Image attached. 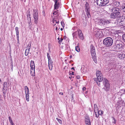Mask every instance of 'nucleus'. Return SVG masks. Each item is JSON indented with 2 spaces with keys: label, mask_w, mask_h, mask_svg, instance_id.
<instances>
[{
  "label": "nucleus",
  "mask_w": 125,
  "mask_h": 125,
  "mask_svg": "<svg viewBox=\"0 0 125 125\" xmlns=\"http://www.w3.org/2000/svg\"><path fill=\"white\" fill-rule=\"evenodd\" d=\"M74 72H72V74H71L72 75H74Z\"/></svg>",
  "instance_id": "obj_54"
},
{
  "label": "nucleus",
  "mask_w": 125,
  "mask_h": 125,
  "mask_svg": "<svg viewBox=\"0 0 125 125\" xmlns=\"http://www.w3.org/2000/svg\"><path fill=\"white\" fill-rule=\"evenodd\" d=\"M81 70L84 73H85L86 72L87 69L85 67H82Z\"/></svg>",
  "instance_id": "obj_29"
},
{
  "label": "nucleus",
  "mask_w": 125,
  "mask_h": 125,
  "mask_svg": "<svg viewBox=\"0 0 125 125\" xmlns=\"http://www.w3.org/2000/svg\"><path fill=\"white\" fill-rule=\"evenodd\" d=\"M59 0H55L54 1L55 4L54 5V10L57 9L59 8L60 7V4L59 2Z\"/></svg>",
  "instance_id": "obj_14"
},
{
  "label": "nucleus",
  "mask_w": 125,
  "mask_h": 125,
  "mask_svg": "<svg viewBox=\"0 0 125 125\" xmlns=\"http://www.w3.org/2000/svg\"><path fill=\"white\" fill-rule=\"evenodd\" d=\"M123 47V45L121 44H117L115 47V49L116 50H118L122 48Z\"/></svg>",
  "instance_id": "obj_17"
},
{
  "label": "nucleus",
  "mask_w": 125,
  "mask_h": 125,
  "mask_svg": "<svg viewBox=\"0 0 125 125\" xmlns=\"http://www.w3.org/2000/svg\"><path fill=\"white\" fill-rule=\"evenodd\" d=\"M94 112L98 111V109L96 104H94Z\"/></svg>",
  "instance_id": "obj_21"
},
{
  "label": "nucleus",
  "mask_w": 125,
  "mask_h": 125,
  "mask_svg": "<svg viewBox=\"0 0 125 125\" xmlns=\"http://www.w3.org/2000/svg\"><path fill=\"white\" fill-rule=\"evenodd\" d=\"M35 67L31 68L30 72L31 74L32 73H34L35 72Z\"/></svg>",
  "instance_id": "obj_27"
},
{
  "label": "nucleus",
  "mask_w": 125,
  "mask_h": 125,
  "mask_svg": "<svg viewBox=\"0 0 125 125\" xmlns=\"http://www.w3.org/2000/svg\"><path fill=\"white\" fill-rule=\"evenodd\" d=\"M73 96L72 97V98H73Z\"/></svg>",
  "instance_id": "obj_64"
},
{
  "label": "nucleus",
  "mask_w": 125,
  "mask_h": 125,
  "mask_svg": "<svg viewBox=\"0 0 125 125\" xmlns=\"http://www.w3.org/2000/svg\"><path fill=\"white\" fill-rule=\"evenodd\" d=\"M34 74L33 73L32 75V76H34Z\"/></svg>",
  "instance_id": "obj_59"
},
{
  "label": "nucleus",
  "mask_w": 125,
  "mask_h": 125,
  "mask_svg": "<svg viewBox=\"0 0 125 125\" xmlns=\"http://www.w3.org/2000/svg\"><path fill=\"white\" fill-rule=\"evenodd\" d=\"M78 36L80 39L82 40H83L84 37L82 31L80 29L78 30Z\"/></svg>",
  "instance_id": "obj_15"
},
{
  "label": "nucleus",
  "mask_w": 125,
  "mask_h": 125,
  "mask_svg": "<svg viewBox=\"0 0 125 125\" xmlns=\"http://www.w3.org/2000/svg\"><path fill=\"white\" fill-rule=\"evenodd\" d=\"M63 30V29L62 28H61V29H60V30L61 31H62Z\"/></svg>",
  "instance_id": "obj_57"
},
{
  "label": "nucleus",
  "mask_w": 125,
  "mask_h": 125,
  "mask_svg": "<svg viewBox=\"0 0 125 125\" xmlns=\"http://www.w3.org/2000/svg\"><path fill=\"white\" fill-rule=\"evenodd\" d=\"M76 78L78 79H79L80 78V77L78 75L76 76Z\"/></svg>",
  "instance_id": "obj_47"
},
{
  "label": "nucleus",
  "mask_w": 125,
  "mask_h": 125,
  "mask_svg": "<svg viewBox=\"0 0 125 125\" xmlns=\"http://www.w3.org/2000/svg\"><path fill=\"white\" fill-rule=\"evenodd\" d=\"M75 85L76 86H77V84H76V83H75Z\"/></svg>",
  "instance_id": "obj_61"
},
{
  "label": "nucleus",
  "mask_w": 125,
  "mask_h": 125,
  "mask_svg": "<svg viewBox=\"0 0 125 125\" xmlns=\"http://www.w3.org/2000/svg\"><path fill=\"white\" fill-rule=\"evenodd\" d=\"M47 54L48 58V61H50V60H52L50 56L49 53H47Z\"/></svg>",
  "instance_id": "obj_33"
},
{
  "label": "nucleus",
  "mask_w": 125,
  "mask_h": 125,
  "mask_svg": "<svg viewBox=\"0 0 125 125\" xmlns=\"http://www.w3.org/2000/svg\"><path fill=\"white\" fill-rule=\"evenodd\" d=\"M113 42V40L111 38L109 37L105 38L103 41L104 44L106 47H109L111 46Z\"/></svg>",
  "instance_id": "obj_2"
},
{
  "label": "nucleus",
  "mask_w": 125,
  "mask_h": 125,
  "mask_svg": "<svg viewBox=\"0 0 125 125\" xmlns=\"http://www.w3.org/2000/svg\"><path fill=\"white\" fill-rule=\"evenodd\" d=\"M72 78V77H69V78H70V79H71Z\"/></svg>",
  "instance_id": "obj_62"
},
{
  "label": "nucleus",
  "mask_w": 125,
  "mask_h": 125,
  "mask_svg": "<svg viewBox=\"0 0 125 125\" xmlns=\"http://www.w3.org/2000/svg\"><path fill=\"white\" fill-rule=\"evenodd\" d=\"M59 21H56V23H57V24H58L59 23Z\"/></svg>",
  "instance_id": "obj_49"
},
{
  "label": "nucleus",
  "mask_w": 125,
  "mask_h": 125,
  "mask_svg": "<svg viewBox=\"0 0 125 125\" xmlns=\"http://www.w3.org/2000/svg\"><path fill=\"white\" fill-rule=\"evenodd\" d=\"M97 83L98 85H100V83H98V82H97Z\"/></svg>",
  "instance_id": "obj_53"
},
{
  "label": "nucleus",
  "mask_w": 125,
  "mask_h": 125,
  "mask_svg": "<svg viewBox=\"0 0 125 125\" xmlns=\"http://www.w3.org/2000/svg\"><path fill=\"white\" fill-rule=\"evenodd\" d=\"M122 38L123 40L124 41H125V34H124L123 35Z\"/></svg>",
  "instance_id": "obj_40"
},
{
  "label": "nucleus",
  "mask_w": 125,
  "mask_h": 125,
  "mask_svg": "<svg viewBox=\"0 0 125 125\" xmlns=\"http://www.w3.org/2000/svg\"><path fill=\"white\" fill-rule=\"evenodd\" d=\"M61 23L63 27L64 26V24L63 22H61Z\"/></svg>",
  "instance_id": "obj_41"
},
{
  "label": "nucleus",
  "mask_w": 125,
  "mask_h": 125,
  "mask_svg": "<svg viewBox=\"0 0 125 125\" xmlns=\"http://www.w3.org/2000/svg\"><path fill=\"white\" fill-rule=\"evenodd\" d=\"M56 119L59 123L61 124L62 123V121L61 119L58 118H56Z\"/></svg>",
  "instance_id": "obj_36"
},
{
  "label": "nucleus",
  "mask_w": 125,
  "mask_h": 125,
  "mask_svg": "<svg viewBox=\"0 0 125 125\" xmlns=\"http://www.w3.org/2000/svg\"><path fill=\"white\" fill-rule=\"evenodd\" d=\"M11 125H14V123H13L12 121L10 122Z\"/></svg>",
  "instance_id": "obj_42"
},
{
  "label": "nucleus",
  "mask_w": 125,
  "mask_h": 125,
  "mask_svg": "<svg viewBox=\"0 0 125 125\" xmlns=\"http://www.w3.org/2000/svg\"><path fill=\"white\" fill-rule=\"evenodd\" d=\"M90 51L92 56V58L95 63L97 62L95 49L93 45L91 44L90 46Z\"/></svg>",
  "instance_id": "obj_3"
},
{
  "label": "nucleus",
  "mask_w": 125,
  "mask_h": 125,
  "mask_svg": "<svg viewBox=\"0 0 125 125\" xmlns=\"http://www.w3.org/2000/svg\"><path fill=\"white\" fill-rule=\"evenodd\" d=\"M86 88L85 87H83V88H82L83 90V91L85 90H86Z\"/></svg>",
  "instance_id": "obj_48"
},
{
  "label": "nucleus",
  "mask_w": 125,
  "mask_h": 125,
  "mask_svg": "<svg viewBox=\"0 0 125 125\" xmlns=\"http://www.w3.org/2000/svg\"><path fill=\"white\" fill-rule=\"evenodd\" d=\"M8 88V86L7 82H4L3 83V88L5 89H7Z\"/></svg>",
  "instance_id": "obj_19"
},
{
  "label": "nucleus",
  "mask_w": 125,
  "mask_h": 125,
  "mask_svg": "<svg viewBox=\"0 0 125 125\" xmlns=\"http://www.w3.org/2000/svg\"><path fill=\"white\" fill-rule=\"evenodd\" d=\"M16 36H17V40H19V34H17Z\"/></svg>",
  "instance_id": "obj_44"
},
{
  "label": "nucleus",
  "mask_w": 125,
  "mask_h": 125,
  "mask_svg": "<svg viewBox=\"0 0 125 125\" xmlns=\"http://www.w3.org/2000/svg\"><path fill=\"white\" fill-rule=\"evenodd\" d=\"M120 9L119 8L115 7H113L111 9L112 13L110 15L111 18L115 19L119 18L120 16V12L119 11Z\"/></svg>",
  "instance_id": "obj_1"
},
{
  "label": "nucleus",
  "mask_w": 125,
  "mask_h": 125,
  "mask_svg": "<svg viewBox=\"0 0 125 125\" xmlns=\"http://www.w3.org/2000/svg\"><path fill=\"white\" fill-rule=\"evenodd\" d=\"M96 74L98 82H102L103 80V77L102 74L100 71H96Z\"/></svg>",
  "instance_id": "obj_8"
},
{
  "label": "nucleus",
  "mask_w": 125,
  "mask_h": 125,
  "mask_svg": "<svg viewBox=\"0 0 125 125\" xmlns=\"http://www.w3.org/2000/svg\"><path fill=\"white\" fill-rule=\"evenodd\" d=\"M85 124L86 125H91V123L89 116H86L85 117Z\"/></svg>",
  "instance_id": "obj_13"
},
{
  "label": "nucleus",
  "mask_w": 125,
  "mask_h": 125,
  "mask_svg": "<svg viewBox=\"0 0 125 125\" xmlns=\"http://www.w3.org/2000/svg\"><path fill=\"white\" fill-rule=\"evenodd\" d=\"M85 12L87 17L88 18H90L91 17L90 13V10L89 6V4L87 2H86L85 5Z\"/></svg>",
  "instance_id": "obj_7"
},
{
  "label": "nucleus",
  "mask_w": 125,
  "mask_h": 125,
  "mask_svg": "<svg viewBox=\"0 0 125 125\" xmlns=\"http://www.w3.org/2000/svg\"><path fill=\"white\" fill-rule=\"evenodd\" d=\"M112 118L114 120V121H113L112 122L114 124H116V120L115 119V118L113 117H112Z\"/></svg>",
  "instance_id": "obj_38"
},
{
  "label": "nucleus",
  "mask_w": 125,
  "mask_h": 125,
  "mask_svg": "<svg viewBox=\"0 0 125 125\" xmlns=\"http://www.w3.org/2000/svg\"><path fill=\"white\" fill-rule=\"evenodd\" d=\"M55 30L57 31L58 30V27H56V28H55Z\"/></svg>",
  "instance_id": "obj_52"
},
{
  "label": "nucleus",
  "mask_w": 125,
  "mask_h": 125,
  "mask_svg": "<svg viewBox=\"0 0 125 125\" xmlns=\"http://www.w3.org/2000/svg\"><path fill=\"white\" fill-rule=\"evenodd\" d=\"M7 89H5L3 88L2 91L3 93V96L4 97L5 96V95L7 92Z\"/></svg>",
  "instance_id": "obj_23"
},
{
  "label": "nucleus",
  "mask_w": 125,
  "mask_h": 125,
  "mask_svg": "<svg viewBox=\"0 0 125 125\" xmlns=\"http://www.w3.org/2000/svg\"><path fill=\"white\" fill-rule=\"evenodd\" d=\"M70 58H72V55H70Z\"/></svg>",
  "instance_id": "obj_56"
},
{
  "label": "nucleus",
  "mask_w": 125,
  "mask_h": 125,
  "mask_svg": "<svg viewBox=\"0 0 125 125\" xmlns=\"http://www.w3.org/2000/svg\"><path fill=\"white\" fill-rule=\"evenodd\" d=\"M89 110H90V111H91V109H89Z\"/></svg>",
  "instance_id": "obj_63"
},
{
  "label": "nucleus",
  "mask_w": 125,
  "mask_h": 125,
  "mask_svg": "<svg viewBox=\"0 0 125 125\" xmlns=\"http://www.w3.org/2000/svg\"><path fill=\"white\" fill-rule=\"evenodd\" d=\"M56 10H55L53 13V14L54 15H56V16H58V13L59 12V10H57V9Z\"/></svg>",
  "instance_id": "obj_24"
},
{
  "label": "nucleus",
  "mask_w": 125,
  "mask_h": 125,
  "mask_svg": "<svg viewBox=\"0 0 125 125\" xmlns=\"http://www.w3.org/2000/svg\"><path fill=\"white\" fill-rule=\"evenodd\" d=\"M94 81H96L97 82L98 81V80L97 78H94Z\"/></svg>",
  "instance_id": "obj_46"
},
{
  "label": "nucleus",
  "mask_w": 125,
  "mask_h": 125,
  "mask_svg": "<svg viewBox=\"0 0 125 125\" xmlns=\"http://www.w3.org/2000/svg\"><path fill=\"white\" fill-rule=\"evenodd\" d=\"M63 40V39L61 38L58 41V43H60L62 42Z\"/></svg>",
  "instance_id": "obj_39"
},
{
  "label": "nucleus",
  "mask_w": 125,
  "mask_h": 125,
  "mask_svg": "<svg viewBox=\"0 0 125 125\" xmlns=\"http://www.w3.org/2000/svg\"><path fill=\"white\" fill-rule=\"evenodd\" d=\"M29 28H31V22H29Z\"/></svg>",
  "instance_id": "obj_45"
},
{
  "label": "nucleus",
  "mask_w": 125,
  "mask_h": 125,
  "mask_svg": "<svg viewBox=\"0 0 125 125\" xmlns=\"http://www.w3.org/2000/svg\"><path fill=\"white\" fill-rule=\"evenodd\" d=\"M48 66L49 69L51 70H52L53 67L52 62V60L48 61Z\"/></svg>",
  "instance_id": "obj_18"
},
{
  "label": "nucleus",
  "mask_w": 125,
  "mask_h": 125,
  "mask_svg": "<svg viewBox=\"0 0 125 125\" xmlns=\"http://www.w3.org/2000/svg\"><path fill=\"white\" fill-rule=\"evenodd\" d=\"M34 13L33 15V18L34 19V22L37 24L38 23V12L36 10H33Z\"/></svg>",
  "instance_id": "obj_10"
},
{
  "label": "nucleus",
  "mask_w": 125,
  "mask_h": 125,
  "mask_svg": "<svg viewBox=\"0 0 125 125\" xmlns=\"http://www.w3.org/2000/svg\"><path fill=\"white\" fill-rule=\"evenodd\" d=\"M102 32L101 30L98 29H96L94 30V33L95 36L98 37L101 34Z\"/></svg>",
  "instance_id": "obj_12"
},
{
  "label": "nucleus",
  "mask_w": 125,
  "mask_h": 125,
  "mask_svg": "<svg viewBox=\"0 0 125 125\" xmlns=\"http://www.w3.org/2000/svg\"><path fill=\"white\" fill-rule=\"evenodd\" d=\"M56 21V20H55V19L54 18L53 19L52 21L53 23V25L55 26V25Z\"/></svg>",
  "instance_id": "obj_31"
},
{
  "label": "nucleus",
  "mask_w": 125,
  "mask_h": 125,
  "mask_svg": "<svg viewBox=\"0 0 125 125\" xmlns=\"http://www.w3.org/2000/svg\"><path fill=\"white\" fill-rule=\"evenodd\" d=\"M112 64L114 65H115L117 64L115 62H114L113 63H112Z\"/></svg>",
  "instance_id": "obj_50"
},
{
  "label": "nucleus",
  "mask_w": 125,
  "mask_h": 125,
  "mask_svg": "<svg viewBox=\"0 0 125 125\" xmlns=\"http://www.w3.org/2000/svg\"><path fill=\"white\" fill-rule=\"evenodd\" d=\"M109 2V0H96V1L97 5L100 6H104L107 4Z\"/></svg>",
  "instance_id": "obj_6"
},
{
  "label": "nucleus",
  "mask_w": 125,
  "mask_h": 125,
  "mask_svg": "<svg viewBox=\"0 0 125 125\" xmlns=\"http://www.w3.org/2000/svg\"><path fill=\"white\" fill-rule=\"evenodd\" d=\"M118 57L120 59H123L124 58V54H119L118 55Z\"/></svg>",
  "instance_id": "obj_20"
},
{
  "label": "nucleus",
  "mask_w": 125,
  "mask_h": 125,
  "mask_svg": "<svg viewBox=\"0 0 125 125\" xmlns=\"http://www.w3.org/2000/svg\"><path fill=\"white\" fill-rule=\"evenodd\" d=\"M113 5L114 6V7H119L120 6V2L119 1L114 0L113 1Z\"/></svg>",
  "instance_id": "obj_16"
},
{
  "label": "nucleus",
  "mask_w": 125,
  "mask_h": 125,
  "mask_svg": "<svg viewBox=\"0 0 125 125\" xmlns=\"http://www.w3.org/2000/svg\"><path fill=\"white\" fill-rule=\"evenodd\" d=\"M19 40H17V42H18V43H19Z\"/></svg>",
  "instance_id": "obj_58"
},
{
  "label": "nucleus",
  "mask_w": 125,
  "mask_h": 125,
  "mask_svg": "<svg viewBox=\"0 0 125 125\" xmlns=\"http://www.w3.org/2000/svg\"><path fill=\"white\" fill-rule=\"evenodd\" d=\"M31 44H28L27 47V49L28 50L30 51V49L31 48Z\"/></svg>",
  "instance_id": "obj_35"
},
{
  "label": "nucleus",
  "mask_w": 125,
  "mask_h": 125,
  "mask_svg": "<svg viewBox=\"0 0 125 125\" xmlns=\"http://www.w3.org/2000/svg\"><path fill=\"white\" fill-rule=\"evenodd\" d=\"M75 50L78 52H79L80 51V48L78 46L75 47Z\"/></svg>",
  "instance_id": "obj_30"
},
{
  "label": "nucleus",
  "mask_w": 125,
  "mask_h": 125,
  "mask_svg": "<svg viewBox=\"0 0 125 125\" xmlns=\"http://www.w3.org/2000/svg\"><path fill=\"white\" fill-rule=\"evenodd\" d=\"M72 69H73L74 71H75V69H74V67H72Z\"/></svg>",
  "instance_id": "obj_55"
},
{
  "label": "nucleus",
  "mask_w": 125,
  "mask_h": 125,
  "mask_svg": "<svg viewBox=\"0 0 125 125\" xmlns=\"http://www.w3.org/2000/svg\"><path fill=\"white\" fill-rule=\"evenodd\" d=\"M122 8L123 11L125 12V3H123L122 5Z\"/></svg>",
  "instance_id": "obj_26"
},
{
  "label": "nucleus",
  "mask_w": 125,
  "mask_h": 125,
  "mask_svg": "<svg viewBox=\"0 0 125 125\" xmlns=\"http://www.w3.org/2000/svg\"><path fill=\"white\" fill-rule=\"evenodd\" d=\"M60 39V38H59V37L58 38V40L59 41V40Z\"/></svg>",
  "instance_id": "obj_60"
},
{
  "label": "nucleus",
  "mask_w": 125,
  "mask_h": 125,
  "mask_svg": "<svg viewBox=\"0 0 125 125\" xmlns=\"http://www.w3.org/2000/svg\"><path fill=\"white\" fill-rule=\"evenodd\" d=\"M15 30L16 31V34H19V32L18 28L17 27H16L15 28Z\"/></svg>",
  "instance_id": "obj_34"
},
{
  "label": "nucleus",
  "mask_w": 125,
  "mask_h": 125,
  "mask_svg": "<svg viewBox=\"0 0 125 125\" xmlns=\"http://www.w3.org/2000/svg\"><path fill=\"white\" fill-rule=\"evenodd\" d=\"M78 33V31H76L73 33L72 34L73 37H76L77 36V34Z\"/></svg>",
  "instance_id": "obj_25"
},
{
  "label": "nucleus",
  "mask_w": 125,
  "mask_h": 125,
  "mask_svg": "<svg viewBox=\"0 0 125 125\" xmlns=\"http://www.w3.org/2000/svg\"><path fill=\"white\" fill-rule=\"evenodd\" d=\"M29 51H30L28 50L27 49L26 50L25 54V56H27L28 55Z\"/></svg>",
  "instance_id": "obj_32"
},
{
  "label": "nucleus",
  "mask_w": 125,
  "mask_h": 125,
  "mask_svg": "<svg viewBox=\"0 0 125 125\" xmlns=\"http://www.w3.org/2000/svg\"><path fill=\"white\" fill-rule=\"evenodd\" d=\"M25 92L26 95V98L27 101H29V90L27 86H25L24 87Z\"/></svg>",
  "instance_id": "obj_11"
},
{
  "label": "nucleus",
  "mask_w": 125,
  "mask_h": 125,
  "mask_svg": "<svg viewBox=\"0 0 125 125\" xmlns=\"http://www.w3.org/2000/svg\"><path fill=\"white\" fill-rule=\"evenodd\" d=\"M30 67L31 68L35 67L34 62L33 61H31V62Z\"/></svg>",
  "instance_id": "obj_22"
},
{
  "label": "nucleus",
  "mask_w": 125,
  "mask_h": 125,
  "mask_svg": "<svg viewBox=\"0 0 125 125\" xmlns=\"http://www.w3.org/2000/svg\"><path fill=\"white\" fill-rule=\"evenodd\" d=\"M103 84L104 87L103 89L106 92L108 91L110 89V85L108 81L106 78H104L103 80Z\"/></svg>",
  "instance_id": "obj_5"
},
{
  "label": "nucleus",
  "mask_w": 125,
  "mask_h": 125,
  "mask_svg": "<svg viewBox=\"0 0 125 125\" xmlns=\"http://www.w3.org/2000/svg\"><path fill=\"white\" fill-rule=\"evenodd\" d=\"M97 24L101 26L106 25L110 23V20L102 19H97L96 21Z\"/></svg>",
  "instance_id": "obj_4"
},
{
  "label": "nucleus",
  "mask_w": 125,
  "mask_h": 125,
  "mask_svg": "<svg viewBox=\"0 0 125 125\" xmlns=\"http://www.w3.org/2000/svg\"><path fill=\"white\" fill-rule=\"evenodd\" d=\"M94 113L95 114L96 117L97 118H98L99 116V115L98 113V112L96 111Z\"/></svg>",
  "instance_id": "obj_37"
},
{
  "label": "nucleus",
  "mask_w": 125,
  "mask_h": 125,
  "mask_svg": "<svg viewBox=\"0 0 125 125\" xmlns=\"http://www.w3.org/2000/svg\"><path fill=\"white\" fill-rule=\"evenodd\" d=\"M9 122H10V121H12V119L10 116H9Z\"/></svg>",
  "instance_id": "obj_43"
},
{
  "label": "nucleus",
  "mask_w": 125,
  "mask_h": 125,
  "mask_svg": "<svg viewBox=\"0 0 125 125\" xmlns=\"http://www.w3.org/2000/svg\"><path fill=\"white\" fill-rule=\"evenodd\" d=\"M97 112H98V113L99 115H102L104 113V112L102 110H101L99 111H98Z\"/></svg>",
  "instance_id": "obj_28"
},
{
  "label": "nucleus",
  "mask_w": 125,
  "mask_h": 125,
  "mask_svg": "<svg viewBox=\"0 0 125 125\" xmlns=\"http://www.w3.org/2000/svg\"><path fill=\"white\" fill-rule=\"evenodd\" d=\"M118 23H120L121 25H125V18L123 17H119L117 20Z\"/></svg>",
  "instance_id": "obj_9"
},
{
  "label": "nucleus",
  "mask_w": 125,
  "mask_h": 125,
  "mask_svg": "<svg viewBox=\"0 0 125 125\" xmlns=\"http://www.w3.org/2000/svg\"><path fill=\"white\" fill-rule=\"evenodd\" d=\"M59 94L61 95H63V93H62L60 92L59 93Z\"/></svg>",
  "instance_id": "obj_51"
}]
</instances>
